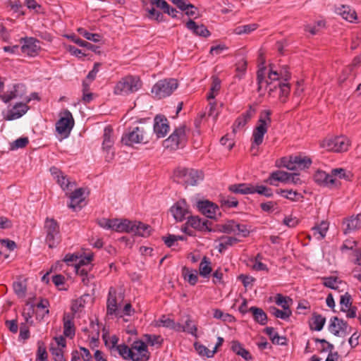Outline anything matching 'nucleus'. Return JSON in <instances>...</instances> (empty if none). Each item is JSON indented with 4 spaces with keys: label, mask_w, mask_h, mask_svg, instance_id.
I'll use <instances>...</instances> for the list:
<instances>
[{
    "label": "nucleus",
    "mask_w": 361,
    "mask_h": 361,
    "mask_svg": "<svg viewBox=\"0 0 361 361\" xmlns=\"http://www.w3.org/2000/svg\"><path fill=\"white\" fill-rule=\"evenodd\" d=\"M174 176L178 182L186 185H195L203 178L202 172L192 169L178 168L174 171Z\"/></svg>",
    "instance_id": "nucleus-8"
},
{
    "label": "nucleus",
    "mask_w": 361,
    "mask_h": 361,
    "mask_svg": "<svg viewBox=\"0 0 361 361\" xmlns=\"http://www.w3.org/2000/svg\"><path fill=\"white\" fill-rule=\"evenodd\" d=\"M182 276L184 280L192 286H195L198 281L197 271L195 269H190L186 267L182 268Z\"/></svg>",
    "instance_id": "nucleus-40"
},
{
    "label": "nucleus",
    "mask_w": 361,
    "mask_h": 361,
    "mask_svg": "<svg viewBox=\"0 0 361 361\" xmlns=\"http://www.w3.org/2000/svg\"><path fill=\"white\" fill-rule=\"evenodd\" d=\"M121 142L126 145H133L137 143H146L148 142V133L144 127L137 126L129 129L121 139Z\"/></svg>",
    "instance_id": "nucleus-9"
},
{
    "label": "nucleus",
    "mask_w": 361,
    "mask_h": 361,
    "mask_svg": "<svg viewBox=\"0 0 361 361\" xmlns=\"http://www.w3.org/2000/svg\"><path fill=\"white\" fill-rule=\"evenodd\" d=\"M196 351L199 355L202 356H206L207 357H212L215 353V350H209L207 348L202 344H195Z\"/></svg>",
    "instance_id": "nucleus-60"
},
{
    "label": "nucleus",
    "mask_w": 361,
    "mask_h": 361,
    "mask_svg": "<svg viewBox=\"0 0 361 361\" xmlns=\"http://www.w3.org/2000/svg\"><path fill=\"white\" fill-rule=\"evenodd\" d=\"M102 329L103 336L104 337L108 331L106 330L104 326L99 323L98 317H94V319L90 320V328L88 329L89 336L91 337V341L96 343L99 341L100 330Z\"/></svg>",
    "instance_id": "nucleus-24"
},
{
    "label": "nucleus",
    "mask_w": 361,
    "mask_h": 361,
    "mask_svg": "<svg viewBox=\"0 0 361 361\" xmlns=\"http://www.w3.org/2000/svg\"><path fill=\"white\" fill-rule=\"evenodd\" d=\"M117 350L121 356H122L124 359H130L131 360L132 351L131 348H129L128 345L123 344L118 345L117 346Z\"/></svg>",
    "instance_id": "nucleus-63"
},
{
    "label": "nucleus",
    "mask_w": 361,
    "mask_h": 361,
    "mask_svg": "<svg viewBox=\"0 0 361 361\" xmlns=\"http://www.w3.org/2000/svg\"><path fill=\"white\" fill-rule=\"evenodd\" d=\"M221 231L225 233L238 235L247 237L250 234V230L247 225L240 224L234 220H228L222 226Z\"/></svg>",
    "instance_id": "nucleus-14"
},
{
    "label": "nucleus",
    "mask_w": 361,
    "mask_h": 361,
    "mask_svg": "<svg viewBox=\"0 0 361 361\" xmlns=\"http://www.w3.org/2000/svg\"><path fill=\"white\" fill-rule=\"evenodd\" d=\"M197 207L202 214L209 219L215 218L219 211V207L209 200L198 201Z\"/></svg>",
    "instance_id": "nucleus-21"
},
{
    "label": "nucleus",
    "mask_w": 361,
    "mask_h": 361,
    "mask_svg": "<svg viewBox=\"0 0 361 361\" xmlns=\"http://www.w3.org/2000/svg\"><path fill=\"white\" fill-rule=\"evenodd\" d=\"M310 309V303L306 300L300 301L297 306V314L306 315Z\"/></svg>",
    "instance_id": "nucleus-64"
},
{
    "label": "nucleus",
    "mask_w": 361,
    "mask_h": 361,
    "mask_svg": "<svg viewBox=\"0 0 361 361\" xmlns=\"http://www.w3.org/2000/svg\"><path fill=\"white\" fill-rule=\"evenodd\" d=\"M144 342L151 346L159 345L160 346L162 343L163 339L160 336L154 334H145L143 335Z\"/></svg>",
    "instance_id": "nucleus-51"
},
{
    "label": "nucleus",
    "mask_w": 361,
    "mask_h": 361,
    "mask_svg": "<svg viewBox=\"0 0 361 361\" xmlns=\"http://www.w3.org/2000/svg\"><path fill=\"white\" fill-rule=\"evenodd\" d=\"M78 32L86 39L92 41L94 42H99L101 40V35L97 33H91L87 31L85 28L80 27L78 29Z\"/></svg>",
    "instance_id": "nucleus-52"
},
{
    "label": "nucleus",
    "mask_w": 361,
    "mask_h": 361,
    "mask_svg": "<svg viewBox=\"0 0 361 361\" xmlns=\"http://www.w3.org/2000/svg\"><path fill=\"white\" fill-rule=\"evenodd\" d=\"M314 341L316 343H319V346H318L317 350L319 353H330L332 352L334 348V345L326 341L325 339L315 338Z\"/></svg>",
    "instance_id": "nucleus-54"
},
{
    "label": "nucleus",
    "mask_w": 361,
    "mask_h": 361,
    "mask_svg": "<svg viewBox=\"0 0 361 361\" xmlns=\"http://www.w3.org/2000/svg\"><path fill=\"white\" fill-rule=\"evenodd\" d=\"M56 181L62 190L67 192L71 190L73 187L75 185V182H71L66 176L63 175V173L58 177Z\"/></svg>",
    "instance_id": "nucleus-46"
},
{
    "label": "nucleus",
    "mask_w": 361,
    "mask_h": 361,
    "mask_svg": "<svg viewBox=\"0 0 361 361\" xmlns=\"http://www.w3.org/2000/svg\"><path fill=\"white\" fill-rule=\"evenodd\" d=\"M228 190L236 194L247 195L254 194V186L247 183H239L231 185Z\"/></svg>",
    "instance_id": "nucleus-34"
},
{
    "label": "nucleus",
    "mask_w": 361,
    "mask_h": 361,
    "mask_svg": "<svg viewBox=\"0 0 361 361\" xmlns=\"http://www.w3.org/2000/svg\"><path fill=\"white\" fill-rule=\"evenodd\" d=\"M112 133V128L110 126L105 127L103 135L102 148L106 152H109L114 145Z\"/></svg>",
    "instance_id": "nucleus-39"
},
{
    "label": "nucleus",
    "mask_w": 361,
    "mask_h": 361,
    "mask_svg": "<svg viewBox=\"0 0 361 361\" xmlns=\"http://www.w3.org/2000/svg\"><path fill=\"white\" fill-rule=\"evenodd\" d=\"M221 89V81L218 78L213 79L212 84L207 94V99L209 101L214 99L216 95L218 94Z\"/></svg>",
    "instance_id": "nucleus-49"
},
{
    "label": "nucleus",
    "mask_w": 361,
    "mask_h": 361,
    "mask_svg": "<svg viewBox=\"0 0 361 361\" xmlns=\"http://www.w3.org/2000/svg\"><path fill=\"white\" fill-rule=\"evenodd\" d=\"M212 271L211 262L207 257H204L199 266L200 276L204 278H208Z\"/></svg>",
    "instance_id": "nucleus-42"
},
{
    "label": "nucleus",
    "mask_w": 361,
    "mask_h": 361,
    "mask_svg": "<svg viewBox=\"0 0 361 361\" xmlns=\"http://www.w3.org/2000/svg\"><path fill=\"white\" fill-rule=\"evenodd\" d=\"M290 173L283 171H273L267 180V182L271 185H275L274 181H280L281 183H289Z\"/></svg>",
    "instance_id": "nucleus-35"
},
{
    "label": "nucleus",
    "mask_w": 361,
    "mask_h": 361,
    "mask_svg": "<svg viewBox=\"0 0 361 361\" xmlns=\"http://www.w3.org/2000/svg\"><path fill=\"white\" fill-rule=\"evenodd\" d=\"M322 280L325 287L333 290L339 289L340 286L343 284V281L336 276L323 277Z\"/></svg>",
    "instance_id": "nucleus-41"
},
{
    "label": "nucleus",
    "mask_w": 361,
    "mask_h": 361,
    "mask_svg": "<svg viewBox=\"0 0 361 361\" xmlns=\"http://www.w3.org/2000/svg\"><path fill=\"white\" fill-rule=\"evenodd\" d=\"M47 352L44 343L42 341H38L37 360L39 361H47Z\"/></svg>",
    "instance_id": "nucleus-56"
},
{
    "label": "nucleus",
    "mask_w": 361,
    "mask_h": 361,
    "mask_svg": "<svg viewBox=\"0 0 361 361\" xmlns=\"http://www.w3.org/2000/svg\"><path fill=\"white\" fill-rule=\"evenodd\" d=\"M290 78V73L287 66L282 67L279 71L274 70L271 65L269 68H259L257 72V91L262 95L266 90L269 95L275 97V92L278 93L279 99L285 103L290 94V85L288 81Z\"/></svg>",
    "instance_id": "nucleus-1"
},
{
    "label": "nucleus",
    "mask_w": 361,
    "mask_h": 361,
    "mask_svg": "<svg viewBox=\"0 0 361 361\" xmlns=\"http://www.w3.org/2000/svg\"><path fill=\"white\" fill-rule=\"evenodd\" d=\"M329 229V223L326 221H322L320 224L315 225L312 231L313 235L317 240H322L325 238L327 231Z\"/></svg>",
    "instance_id": "nucleus-37"
},
{
    "label": "nucleus",
    "mask_w": 361,
    "mask_h": 361,
    "mask_svg": "<svg viewBox=\"0 0 361 361\" xmlns=\"http://www.w3.org/2000/svg\"><path fill=\"white\" fill-rule=\"evenodd\" d=\"M178 87L177 80L166 78L157 82L152 88V92L158 99L170 96Z\"/></svg>",
    "instance_id": "nucleus-6"
},
{
    "label": "nucleus",
    "mask_w": 361,
    "mask_h": 361,
    "mask_svg": "<svg viewBox=\"0 0 361 361\" xmlns=\"http://www.w3.org/2000/svg\"><path fill=\"white\" fill-rule=\"evenodd\" d=\"M336 12L344 20L350 23H354L357 18L355 11L347 5H341L337 7Z\"/></svg>",
    "instance_id": "nucleus-31"
},
{
    "label": "nucleus",
    "mask_w": 361,
    "mask_h": 361,
    "mask_svg": "<svg viewBox=\"0 0 361 361\" xmlns=\"http://www.w3.org/2000/svg\"><path fill=\"white\" fill-rule=\"evenodd\" d=\"M329 331L336 336L344 337L350 333L351 327L340 317H333L329 326Z\"/></svg>",
    "instance_id": "nucleus-18"
},
{
    "label": "nucleus",
    "mask_w": 361,
    "mask_h": 361,
    "mask_svg": "<svg viewBox=\"0 0 361 361\" xmlns=\"http://www.w3.org/2000/svg\"><path fill=\"white\" fill-rule=\"evenodd\" d=\"M135 228L133 234L146 238L150 234V226L140 221H135Z\"/></svg>",
    "instance_id": "nucleus-43"
},
{
    "label": "nucleus",
    "mask_w": 361,
    "mask_h": 361,
    "mask_svg": "<svg viewBox=\"0 0 361 361\" xmlns=\"http://www.w3.org/2000/svg\"><path fill=\"white\" fill-rule=\"evenodd\" d=\"M133 361H147L150 357L147 345L143 341H135L131 345Z\"/></svg>",
    "instance_id": "nucleus-16"
},
{
    "label": "nucleus",
    "mask_w": 361,
    "mask_h": 361,
    "mask_svg": "<svg viewBox=\"0 0 361 361\" xmlns=\"http://www.w3.org/2000/svg\"><path fill=\"white\" fill-rule=\"evenodd\" d=\"M325 324V317H312L309 321V325L311 329L320 331Z\"/></svg>",
    "instance_id": "nucleus-53"
},
{
    "label": "nucleus",
    "mask_w": 361,
    "mask_h": 361,
    "mask_svg": "<svg viewBox=\"0 0 361 361\" xmlns=\"http://www.w3.org/2000/svg\"><path fill=\"white\" fill-rule=\"evenodd\" d=\"M7 6L11 8V10L17 13L18 16H24L25 12L23 10V5L19 0H8Z\"/></svg>",
    "instance_id": "nucleus-50"
},
{
    "label": "nucleus",
    "mask_w": 361,
    "mask_h": 361,
    "mask_svg": "<svg viewBox=\"0 0 361 361\" xmlns=\"http://www.w3.org/2000/svg\"><path fill=\"white\" fill-rule=\"evenodd\" d=\"M271 110L266 109L260 112L259 119L255 127L252 136V149L259 146L264 140V136L267 133L268 127L271 125Z\"/></svg>",
    "instance_id": "nucleus-2"
},
{
    "label": "nucleus",
    "mask_w": 361,
    "mask_h": 361,
    "mask_svg": "<svg viewBox=\"0 0 361 361\" xmlns=\"http://www.w3.org/2000/svg\"><path fill=\"white\" fill-rule=\"evenodd\" d=\"M187 130H188L185 125L176 128L172 134L164 140L165 147L173 149L183 147L188 141Z\"/></svg>",
    "instance_id": "nucleus-7"
},
{
    "label": "nucleus",
    "mask_w": 361,
    "mask_h": 361,
    "mask_svg": "<svg viewBox=\"0 0 361 361\" xmlns=\"http://www.w3.org/2000/svg\"><path fill=\"white\" fill-rule=\"evenodd\" d=\"M274 302L278 306H280L283 310H279L276 307L270 308V313L274 316H291L292 311L290 306L293 305V300L282 294L278 293L274 298Z\"/></svg>",
    "instance_id": "nucleus-11"
},
{
    "label": "nucleus",
    "mask_w": 361,
    "mask_h": 361,
    "mask_svg": "<svg viewBox=\"0 0 361 361\" xmlns=\"http://www.w3.org/2000/svg\"><path fill=\"white\" fill-rule=\"evenodd\" d=\"M22 42H23V44L21 47V51L27 56H34L40 50L39 41L34 37L22 38Z\"/></svg>",
    "instance_id": "nucleus-20"
},
{
    "label": "nucleus",
    "mask_w": 361,
    "mask_h": 361,
    "mask_svg": "<svg viewBox=\"0 0 361 361\" xmlns=\"http://www.w3.org/2000/svg\"><path fill=\"white\" fill-rule=\"evenodd\" d=\"M91 296L89 294H84L79 298L73 300L71 304V310L73 314L82 313L86 305L91 300Z\"/></svg>",
    "instance_id": "nucleus-32"
},
{
    "label": "nucleus",
    "mask_w": 361,
    "mask_h": 361,
    "mask_svg": "<svg viewBox=\"0 0 361 361\" xmlns=\"http://www.w3.org/2000/svg\"><path fill=\"white\" fill-rule=\"evenodd\" d=\"M29 109L28 106L25 102L16 103L11 109H10L5 118L7 121H12L23 116Z\"/></svg>",
    "instance_id": "nucleus-25"
},
{
    "label": "nucleus",
    "mask_w": 361,
    "mask_h": 361,
    "mask_svg": "<svg viewBox=\"0 0 361 361\" xmlns=\"http://www.w3.org/2000/svg\"><path fill=\"white\" fill-rule=\"evenodd\" d=\"M185 26L192 34L197 36L207 37L211 35L205 25L203 24L198 25L193 20H189L186 23Z\"/></svg>",
    "instance_id": "nucleus-29"
},
{
    "label": "nucleus",
    "mask_w": 361,
    "mask_h": 361,
    "mask_svg": "<svg viewBox=\"0 0 361 361\" xmlns=\"http://www.w3.org/2000/svg\"><path fill=\"white\" fill-rule=\"evenodd\" d=\"M187 224L190 225L192 228L200 231L210 232L212 231V228L210 227L212 222L206 219H202L198 216H188Z\"/></svg>",
    "instance_id": "nucleus-23"
},
{
    "label": "nucleus",
    "mask_w": 361,
    "mask_h": 361,
    "mask_svg": "<svg viewBox=\"0 0 361 361\" xmlns=\"http://www.w3.org/2000/svg\"><path fill=\"white\" fill-rule=\"evenodd\" d=\"M27 93L26 87L22 83L14 85L11 90H7L0 95L1 100L4 103H8L12 99H21L25 102V94Z\"/></svg>",
    "instance_id": "nucleus-15"
},
{
    "label": "nucleus",
    "mask_w": 361,
    "mask_h": 361,
    "mask_svg": "<svg viewBox=\"0 0 361 361\" xmlns=\"http://www.w3.org/2000/svg\"><path fill=\"white\" fill-rule=\"evenodd\" d=\"M84 193L85 189L83 188H79L73 191L69 195L70 203L68 205V207L73 210L77 208L81 209V203L85 200Z\"/></svg>",
    "instance_id": "nucleus-26"
},
{
    "label": "nucleus",
    "mask_w": 361,
    "mask_h": 361,
    "mask_svg": "<svg viewBox=\"0 0 361 361\" xmlns=\"http://www.w3.org/2000/svg\"><path fill=\"white\" fill-rule=\"evenodd\" d=\"M257 28L256 24H248L238 26L235 29V33L237 35L249 34Z\"/></svg>",
    "instance_id": "nucleus-59"
},
{
    "label": "nucleus",
    "mask_w": 361,
    "mask_h": 361,
    "mask_svg": "<svg viewBox=\"0 0 361 361\" xmlns=\"http://www.w3.org/2000/svg\"><path fill=\"white\" fill-rule=\"evenodd\" d=\"M341 310L346 313V316H356L357 308L352 306L351 295L348 293L341 295L340 298Z\"/></svg>",
    "instance_id": "nucleus-28"
},
{
    "label": "nucleus",
    "mask_w": 361,
    "mask_h": 361,
    "mask_svg": "<svg viewBox=\"0 0 361 361\" xmlns=\"http://www.w3.org/2000/svg\"><path fill=\"white\" fill-rule=\"evenodd\" d=\"M170 211L176 221H183L188 219L189 214L188 205L185 200L176 202L170 209Z\"/></svg>",
    "instance_id": "nucleus-19"
},
{
    "label": "nucleus",
    "mask_w": 361,
    "mask_h": 361,
    "mask_svg": "<svg viewBox=\"0 0 361 361\" xmlns=\"http://www.w3.org/2000/svg\"><path fill=\"white\" fill-rule=\"evenodd\" d=\"M231 349L234 353L238 355H240L245 360H247L251 359L250 353L245 350L238 341H234L231 343Z\"/></svg>",
    "instance_id": "nucleus-45"
},
{
    "label": "nucleus",
    "mask_w": 361,
    "mask_h": 361,
    "mask_svg": "<svg viewBox=\"0 0 361 361\" xmlns=\"http://www.w3.org/2000/svg\"><path fill=\"white\" fill-rule=\"evenodd\" d=\"M156 326H164L174 331H178L182 329V324L176 322L170 317H162L160 319L154 321Z\"/></svg>",
    "instance_id": "nucleus-33"
},
{
    "label": "nucleus",
    "mask_w": 361,
    "mask_h": 361,
    "mask_svg": "<svg viewBox=\"0 0 361 361\" xmlns=\"http://www.w3.org/2000/svg\"><path fill=\"white\" fill-rule=\"evenodd\" d=\"M277 193L283 197L290 200L291 201H298L303 198V195L293 190H277Z\"/></svg>",
    "instance_id": "nucleus-44"
},
{
    "label": "nucleus",
    "mask_w": 361,
    "mask_h": 361,
    "mask_svg": "<svg viewBox=\"0 0 361 361\" xmlns=\"http://www.w3.org/2000/svg\"><path fill=\"white\" fill-rule=\"evenodd\" d=\"M197 326L190 320H187L185 324H182V329L179 331H185L192 336H197Z\"/></svg>",
    "instance_id": "nucleus-62"
},
{
    "label": "nucleus",
    "mask_w": 361,
    "mask_h": 361,
    "mask_svg": "<svg viewBox=\"0 0 361 361\" xmlns=\"http://www.w3.org/2000/svg\"><path fill=\"white\" fill-rule=\"evenodd\" d=\"M116 221H117V219H110L102 218L98 221V224L100 227H102L104 229H106V230L111 229V230L115 231L114 225H116Z\"/></svg>",
    "instance_id": "nucleus-57"
},
{
    "label": "nucleus",
    "mask_w": 361,
    "mask_h": 361,
    "mask_svg": "<svg viewBox=\"0 0 361 361\" xmlns=\"http://www.w3.org/2000/svg\"><path fill=\"white\" fill-rule=\"evenodd\" d=\"M333 178L338 177L341 179L350 180L351 177L350 172H347L345 169L342 168L334 169L331 170Z\"/></svg>",
    "instance_id": "nucleus-58"
},
{
    "label": "nucleus",
    "mask_w": 361,
    "mask_h": 361,
    "mask_svg": "<svg viewBox=\"0 0 361 361\" xmlns=\"http://www.w3.org/2000/svg\"><path fill=\"white\" fill-rule=\"evenodd\" d=\"M154 133L157 138H161L166 135L169 130V121L167 118L161 115H157L154 121Z\"/></svg>",
    "instance_id": "nucleus-22"
},
{
    "label": "nucleus",
    "mask_w": 361,
    "mask_h": 361,
    "mask_svg": "<svg viewBox=\"0 0 361 361\" xmlns=\"http://www.w3.org/2000/svg\"><path fill=\"white\" fill-rule=\"evenodd\" d=\"M74 126V119L72 114L66 110L63 116L56 123V132L63 137H68Z\"/></svg>",
    "instance_id": "nucleus-13"
},
{
    "label": "nucleus",
    "mask_w": 361,
    "mask_h": 361,
    "mask_svg": "<svg viewBox=\"0 0 361 361\" xmlns=\"http://www.w3.org/2000/svg\"><path fill=\"white\" fill-rule=\"evenodd\" d=\"M350 146V140L345 136H336L324 139L321 147L328 151L341 152L348 150Z\"/></svg>",
    "instance_id": "nucleus-10"
},
{
    "label": "nucleus",
    "mask_w": 361,
    "mask_h": 361,
    "mask_svg": "<svg viewBox=\"0 0 361 361\" xmlns=\"http://www.w3.org/2000/svg\"><path fill=\"white\" fill-rule=\"evenodd\" d=\"M63 325L64 336L73 338L75 335V326L73 317H63Z\"/></svg>",
    "instance_id": "nucleus-36"
},
{
    "label": "nucleus",
    "mask_w": 361,
    "mask_h": 361,
    "mask_svg": "<svg viewBox=\"0 0 361 361\" xmlns=\"http://www.w3.org/2000/svg\"><path fill=\"white\" fill-rule=\"evenodd\" d=\"M142 86L139 76L128 75L116 84L114 93L116 95H128L138 91Z\"/></svg>",
    "instance_id": "nucleus-3"
},
{
    "label": "nucleus",
    "mask_w": 361,
    "mask_h": 361,
    "mask_svg": "<svg viewBox=\"0 0 361 361\" xmlns=\"http://www.w3.org/2000/svg\"><path fill=\"white\" fill-rule=\"evenodd\" d=\"M239 312L242 314H245L248 312H251L252 314V316H267L261 308L257 307H251L249 308L246 300H243V302L239 306Z\"/></svg>",
    "instance_id": "nucleus-38"
},
{
    "label": "nucleus",
    "mask_w": 361,
    "mask_h": 361,
    "mask_svg": "<svg viewBox=\"0 0 361 361\" xmlns=\"http://www.w3.org/2000/svg\"><path fill=\"white\" fill-rule=\"evenodd\" d=\"M124 293L122 290H117L114 287H110L106 300V314L112 316L120 312L124 301Z\"/></svg>",
    "instance_id": "nucleus-4"
},
{
    "label": "nucleus",
    "mask_w": 361,
    "mask_h": 361,
    "mask_svg": "<svg viewBox=\"0 0 361 361\" xmlns=\"http://www.w3.org/2000/svg\"><path fill=\"white\" fill-rule=\"evenodd\" d=\"M145 11L148 13L147 18L150 20H154L157 22H161L164 20L163 14L157 11L154 7L146 8Z\"/></svg>",
    "instance_id": "nucleus-55"
},
{
    "label": "nucleus",
    "mask_w": 361,
    "mask_h": 361,
    "mask_svg": "<svg viewBox=\"0 0 361 361\" xmlns=\"http://www.w3.org/2000/svg\"><path fill=\"white\" fill-rule=\"evenodd\" d=\"M68 265H72L75 267V264H84L83 259H79L78 257L74 254H67L63 260Z\"/></svg>",
    "instance_id": "nucleus-61"
},
{
    "label": "nucleus",
    "mask_w": 361,
    "mask_h": 361,
    "mask_svg": "<svg viewBox=\"0 0 361 361\" xmlns=\"http://www.w3.org/2000/svg\"><path fill=\"white\" fill-rule=\"evenodd\" d=\"M281 165L290 171L302 170L308 168L312 160L308 157L301 156H291L289 158L283 157L281 159Z\"/></svg>",
    "instance_id": "nucleus-12"
},
{
    "label": "nucleus",
    "mask_w": 361,
    "mask_h": 361,
    "mask_svg": "<svg viewBox=\"0 0 361 361\" xmlns=\"http://www.w3.org/2000/svg\"><path fill=\"white\" fill-rule=\"evenodd\" d=\"M343 227L345 234L361 228V214L346 219L343 223Z\"/></svg>",
    "instance_id": "nucleus-27"
},
{
    "label": "nucleus",
    "mask_w": 361,
    "mask_h": 361,
    "mask_svg": "<svg viewBox=\"0 0 361 361\" xmlns=\"http://www.w3.org/2000/svg\"><path fill=\"white\" fill-rule=\"evenodd\" d=\"M31 317H25V322L20 324V334L19 337L21 339L26 340L30 337L29 326L32 325V322H30Z\"/></svg>",
    "instance_id": "nucleus-47"
},
{
    "label": "nucleus",
    "mask_w": 361,
    "mask_h": 361,
    "mask_svg": "<svg viewBox=\"0 0 361 361\" xmlns=\"http://www.w3.org/2000/svg\"><path fill=\"white\" fill-rule=\"evenodd\" d=\"M313 178L315 183L322 187L336 188H338L341 184L336 178H333L331 173H327L322 170H317L314 174Z\"/></svg>",
    "instance_id": "nucleus-17"
},
{
    "label": "nucleus",
    "mask_w": 361,
    "mask_h": 361,
    "mask_svg": "<svg viewBox=\"0 0 361 361\" xmlns=\"http://www.w3.org/2000/svg\"><path fill=\"white\" fill-rule=\"evenodd\" d=\"M45 242L49 247H56L61 241L60 227L58 222L52 218H47L44 226Z\"/></svg>",
    "instance_id": "nucleus-5"
},
{
    "label": "nucleus",
    "mask_w": 361,
    "mask_h": 361,
    "mask_svg": "<svg viewBox=\"0 0 361 361\" xmlns=\"http://www.w3.org/2000/svg\"><path fill=\"white\" fill-rule=\"evenodd\" d=\"M27 305H30V308H32L33 310L35 309L44 310L45 314H49V311L48 310V307L49 305V302L47 299L41 298L39 301L33 302L31 303L28 302Z\"/></svg>",
    "instance_id": "nucleus-48"
},
{
    "label": "nucleus",
    "mask_w": 361,
    "mask_h": 361,
    "mask_svg": "<svg viewBox=\"0 0 361 361\" xmlns=\"http://www.w3.org/2000/svg\"><path fill=\"white\" fill-rule=\"evenodd\" d=\"M135 221H130L128 219H117V221L116 223L115 231L118 233H133L134 229L135 228Z\"/></svg>",
    "instance_id": "nucleus-30"
}]
</instances>
